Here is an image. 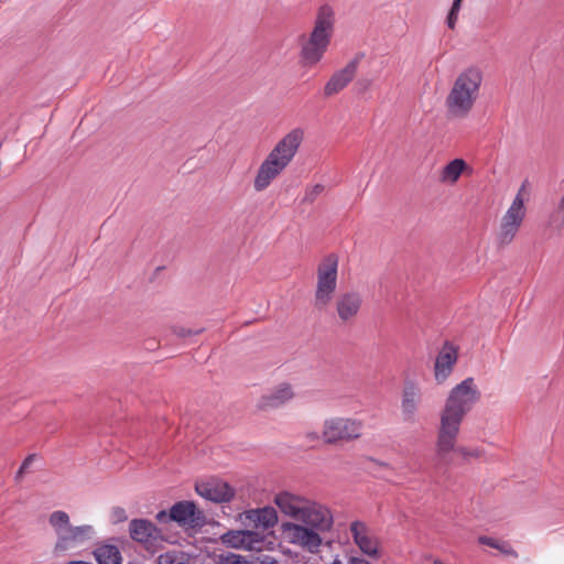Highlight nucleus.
Listing matches in <instances>:
<instances>
[{
  "instance_id": "14",
  "label": "nucleus",
  "mask_w": 564,
  "mask_h": 564,
  "mask_svg": "<svg viewBox=\"0 0 564 564\" xmlns=\"http://www.w3.org/2000/svg\"><path fill=\"white\" fill-rule=\"evenodd\" d=\"M220 541L227 547L252 551L260 550L263 539L253 530H229L220 536Z\"/></svg>"
},
{
  "instance_id": "10",
  "label": "nucleus",
  "mask_w": 564,
  "mask_h": 564,
  "mask_svg": "<svg viewBox=\"0 0 564 564\" xmlns=\"http://www.w3.org/2000/svg\"><path fill=\"white\" fill-rule=\"evenodd\" d=\"M349 530L354 543L358 546L362 554L375 560L380 557L379 540L371 533L370 529L364 521H352L350 523Z\"/></svg>"
},
{
  "instance_id": "18",
  "label": "nucleus",
  "mask_w": 564,
  "mask_h": 564,
  "mask_svg": "<svg viewBox=\"0 0 564 564\" xmlns=\"http://www.w3.org/2000/svg\"><path fill=\"white\" fill-rule=\"evenodd\" d=\"M94 534V529L91 525L85 524L79 527H72L66 530V533L61 535V539H57L54 552L56 554L63 553L70 547H75L86 540H89Z\"/></svg>"
},
{
  "instance_id": "2",
  "label": "nucleus",
  "mask_w": 564,
  "mask_h": 564,
  "mask_svg": "<svg viewBox=\"0 0 564 564\" xmlns=\"http://www.w3.org/2000/svg\"><path fill=\"white\" fill-rule=\"evenodd\" d=\"M304 140V131L301 128L292 129L270 151L260 164L253 187L256 192H262L270 186L292 162Z\"/></svg>"
},
{
  "instance_id": "27",
  "label": "nucleus",
  "mask_w": 564,
  "mask_h": 564,
  "mask_svg": "<svg viewBox=\"0 0 564 564\" xmlns=\"http://www.w3.org/2000/svg\"><path fill=\"white\" fill-rule=\"evenodd\" d=\"M185 553L181 551H167L158 557V564H185Z\"/></svg>"
},
{
  "instance_id": "24",
  "label": "nucleus",
  "mask_w": 564,
  "mask_h": 564,
  "mask_svg": "<svg viewBox=\"0 0 564 564\" xmlns=\"http://www.w3.org/2000/svg\"><path fill=\"white\" fill-rule=\"evenodd\" d=\"M467 164L463 159H454L448 164H446L441 173V180L443 182L455 183L460 174L466 169Z\"/></svg>"
},
{
  "instance_id": "34",
  "label": "nucleus",
  "mask_w": 564,
  "mask_h": 564,
  "mask_svg": "<svg viewBox=\"0 0 564 564\" xmlns=\"http://www.w3.org/2000/svg\"><path fill=\"white\" fill-rule=\"evenodd\" d=\"M225 564H251L243 556L238 554H229L225 557Z\"/></svg>"
},
{
  "instance_id": "4",
  "label": "nucleus",
  "mask_w": 564,
  "mask_h": 564,
  "mask_svg": "<svg viewBox=\"0 0 564 564\" xmlns=\"http://www.w3.org/2000/svg\"><path fill=\"white\" fill-rule=\"evenodd\" d=\"M335 13L330 6L318 9L313 31L302 45L301 57L305 65L317 64L326 52L334 31Z\"/></svg>"
},
{
  "instance_id": "11",
  "label": "nucleus",
  "mask_w": 564,
  "mask_h": 564,
  "mask_svg": "<svg viewBox=\"0 0 564 564\" xmlns=\"http://www.w3.org/2000/svg\"><path fill=\"white\" fill-rule=\"evenodd\" d=\"M364 54L356 55L345 67L336 70L324 86V96L332 97L344 90L355 78Z\"/></svg>"
},
{
  "instance_id": "15",
  "label": "nucleus",
  "mask_w": 564,
  "mask_h": 564,
  "mask_svg": "<svg viewBox=\"0 0 564 564\" xmlns=\"http://www.w3.org/2000/svg\"><path fill=\"white\" fill-rule=\"evenodd\" d=\"M422 401V393L419 386L413 381L404 383L401 395V416L405 423L416 422V413Z\"/></svg>"
},
{
  "instance_id": "33",
  "label": "nucleus",
  "mask_w": 564,
  "mask_h": 564,
  "mask_svg": "<svg viewBox=\"0 0 564 564\" xmlns=\"http://www.w3.org/2000/svg\"><path fill=\"white\" fill-rule=\"evenodd\" d=\"M35 455L34 454H31L29 455L21 464L19 470L17 471V475H15V478H21L23 476L24 473H26L28 468L30 467V465L32 464L33 459H34Z\"/></svg>"
},
{
  "instance_id": "31",
  "label": "nucleus",
  "mask_w": 564,
  "mask_h": 564,
  "mask_svg": "<svg viewBox=\"0 0 564 564\" xmlns=\"http://www.w3.org/2000/svg\"><path fill=\"white\" fill-rule=\"evenodd\" d=\"M323 191H324V185L316 184L310 191L306 192L303 200L306 203H313L316 199V197L323 193Z\"/></svg>"
},
{
  "instance_id": "7",
  "label": "nucleus",
  "mask_w": 564,
  "mask_h": 564,
  "mask_svg": "<svg viewBox=\"0 0 564 564\" xmlns=\"http://www.w3.org/2000/svg\"><path fill=\"white\" fill-rule=\"evenodd\" d=\"M525 185L527 182L522 183L510 207L507 209L506 214L501 218L499 234L497 237L498 243L501 247L512 242L525 218V207L523 198Z\"/></svg>"
},
{
  "instance_id": "21",
  "label": "nucleus",
  "mask_w": 564,
  "mask_h": 564,
  "mask_svg": "<svg viewBox=\"0 0 564 564\" xmlns=\"http://www.w3.org/2000/svg\"><path fill=\"white\" fill-rule=\"evenodd\" d=\"M241 518L245 523H252L257 529H269L278 522L276 511L272 507L247 510L241 514Z\"/></svg>"
},
{
  "instance_id": "37",
  "label": "nucleus",
  "mask_w": 564,
  "mask_h": 564,
  "mask_svg": "<svg viewBox=\"0 0 564 564\" xmlns=\"http://www.w3.org/2000/svg\"><path fill=\"white\" fill-rule=\"evenodd\" d=\"M366 459H368L369 462L373 463L375 465H377L378 467L380 468H386V469H391V466L386 463V462H380L373 457H366Z\"/></svg>"
},
{
  "instance_id": "20",
  "label": "nucleus",
  "mask_w": 564,
  "mask_h": 564,
  "mask_svg": "<svg viewBox=\"0 0 564 564\" xmlns=\"http://www.w3.org/2000/svg\"><path fill=\"white\" fill-rule=\"evenodd\" d=\"M294 398L293 388L290 383L283 382L261 397L258 403L260 410L278 409Z\"/></svg>"
},
{
  "instance_id": "25",
  "label": "nucleus",
  "mask_w": 564,
  "mask_h": 564,
  "mask_svg": "<svg viewBox=\"0 0 564 564\" xmlns=\"http://www.w3.org/2000/svg\"><path fill=\"white\" fill-rule=\"evenodd\" d=\"M48 522L55 530L57 539H61V535L65 534L66 530L70 528L69 516L62 510L52 512Z\"/></svg>"
},
{
  "instance_id": "8",
  "label": "nucleus",
  "mask_w": 564,
  "mask_h": 564,
  "mask_svg": "<svg viewBox=\"0 0 564 564\" xmlns=\"http://www.w3.org/2000/svg\"><path fill=\"white\" fill-rule=\"evenodd\" d=\"M129 534L150 553H155L165 541L162 530L148 519H132L129 522Z\"/></svg>"
},
{
  "instance_id": "26",
  "label": "nucleus",
  "mask_w": 564,
  "mask_h": 564,
  "mask_svg": "<svg viewBox=\"0 0 564 564\" xmlns=\"http://www.w3.org/2000/svg\"><path fill=\"white\" fill-rule=\"evenodd\" d=\"M478 542L482 545H487V546L497 549L502 554H506V555H509L512 557H518V552L508 542H505V541L501 542V541H498V540L487 536V535L479 536Z\"/></svg>"
},
{
  "instance_id": "19",
  "label": "nucleus",
  "mask_w": 564,
  "mask_h": 564,
  "mask_svg": "<svg viewBox=\"0 0 564 564\" xmlns=\"http://www.w3.org/2000/svg\"><path fill=\"white\" fill-rule=\"evenodd\" d=\"M362 305V297L360 293L350 291L340 294L336 300V312L338 318L343 323H349L354 319Z\"/></svg>"
},
{
  "instance_id": "39",
  "label": "nucleus",
  "mask_w": 564,
  "mask_h": 564,
  "mask_svg": "<svg viewBox=\"0 0 564 564\" xmlns=\"http://www.w3.org/2000/svg\"><path fill=\"white\" fill-rule=\"evenodd\" d=\"M322 437V434L319 435L317 432H310L306 434V438L310 441H317Z\"/></svg>"
},
{
  "instance_id": "29",
  "label": "nucleus",
  "mask_w": 564,
  "mask_h": 564,
  "mask_svg": "<svg viewBox=\"0 0 564 564\" xmlns=\"http://www.w3.org/2000/svg\"><path fill=\"white\" fill-rule=\"evenodd\" d=\"M454 445H456V443ZM452 452L459 454L465 460H469L470 458H478L484 453L479 448H468L465 446H454V449Z\"/></svg>"
},
{
  "instance_id": "3",
  "label": "nucleus",
  "mask_w": 564,
  "mask_h": 564,
  "mask_svg": "<svg viewBox=\"0 0 564 564\" xmlns=\"http://www.w3.org/2000/svg\"><path fill=\"white\" fill-rule=\"evenodd\" d=\"M481 82L482 74L475 67L458 75L445 100L449 117L462 119L470 112L478 98Z\"/></svg>"
},
{
  "instance_id": "36",
  "label": "nucleus",
  "mask_w": 564,
  "mask_h": 564,
  "mask_svg": "<svg viewBox=\"0 0 564 564\" xmlns=\"http://www.w3.org/2000/svg\"><path fill=\"white\" fill-rule=\"evenodd\" d=\"M155 519L160 523H169V522L173 521L172 517H171V510L169 512L166 510L159 511L155 516Z\"/></svg>"
},
{
  "instance_id": "13",
  "label": "nucleus",
  "mask_w": 564,
  "mask_h": 564,
  "mask_svg": "<svg viewBox=\"0 0 564 564\" xmlns=\"http://www.w3.org/2000/svg\"><path fill=\"white\" fill-rule=\"evenodd\" d=\"M284 532L293 544H297L310 552H316L322 543V539L312 528L295 523H284Z\"/></svg>"
},
{
  "instance_id": "28",
  "label": "nucleus",
  "mask_w": 564,
  "mask_h": 564,
  "mask_svg": "<svg viewBox=\"0 0 564 564\" xmlns=\"http://www.w3.org/2000/svg\"><path fill=\"white\" fill-rule=\"evenodd\" d=\"M463 0H453L452 7L446 17V24L448 29L454 30L458 20V14L462 9Z\"/></svg>"
},
{
  "instance_id": "6",
  "label": "nucleus",
  "mask_w": 564,
  "mask_h": 564,
  "mask_svg": "<svg viewBox=\"0 0 564 564\" xmlns=\"http://www.w3.org/2000/svg\"><path fill=\"white\" fill-rule=\"evenodd\" d=\"M364 423L351 417L336 416L323 423L322 440L326 445L356 441L362 435Z\"/></svg>"
},
{
  "instance_id": "12",
  "label": "nucleus",
  "mask_w": 564,
  "mask_h": 564,
  "mask_svg": "<svg viewBox=\"0 0 564 564\" xmlns=\"http://www.w3.org/2000/svg\"><path fill=\"white\" fill-rule=\"evenodd\" d=\"M195 490L200 497L216 503L228 502L235 496V489L218 478L196 482Z\"/></svg>"
},
{
  "instance_id": "30",
  "label": "nucleus",
  "mask_w": 564,
  "mask_h": 564,
  "mask_svg": "<svg viewBox=\"0 0 564 564\" xmlns=\"http://www.w3.org/2000/svg\"><path fill=\"white\" fill-rule=\"evenodd\" d=\"M204 332V328L191 329L183 326L175 325L172 327V333L180 338H186L194 335H199Z\"/></svg>"
},
{
  "instance_id": "16",
  "label": "nucleus",
  "mask_w": 564,
  "mask_h": 564,
  "mask_svg": "<svg viewBox=\"0 0 564 564\" xmlns=\"http://www.w3.org/2000/svg\"><path fill=\"white\" fill-rule=\"evenodd\" d=\"M300 520L307 527L322 532L328 531L333 524L330 511L326 507L308 500Z\"/></svg>"
},
{
  "instance_id": "1",
  "label": "nucleus",
  "mask_w": 564,
  "mask_h": 564,
  "mask_svg": "<svg viewBox=\"0 0 564 564\" xmlns=\"http://www.w3.org/2000/svg\"><path fill=\"white\" fill-rule=\"evenodd\" d=\"M481 393L474 378L468 377L456 384L448 393L440 415V426L435 443V455L440 464L449 466L448 454L454 449L460 424L467 413L480 400Z\"/></svg>"
},
{
  "instance_id": "40",
  "label": "nucleus",
  "mask_w": 564,
  "mask_h": 564,
  "mask_svg": "<svg viewBox=\"0 0 564 564\" xmlns=\"http://www.w3.org/2000/svg\"><path fill=\"white\" fill-rule=\"evenodd\" d=\"M66 564H91V563L85 562V561H72V562H68Z\"/></svg>"
},
{
  "instance_id": "9",
  "label": "nucleus",
  "mask_w": 564,
  "mask_h": 564,
  "mask_svg": "<svg viewBox=\"0 0 564 564\" xmlns=\"http://www.w3.org/2000/svg\"><path fill=\"white\" fill-rule=\"evenodd\" d=\"M173 522L185 529H200L206 524V517L193 501H178L171 507Z\"/></svg>"
},
{
  "instance_id": "17",
  "label": "nucleus",
  "mask_w": 564,
  "mask_h": 564,
  "mask_svg": "<svg viewBox=\"0 0 564 564\" xmlns=\"http://www.w3.org/2000/svg\"><path fill=\"white\" fill-rule=\"evenodd\" d=\"M457 359L458 348L451 341L446 340L438 352L434 365V376L438 383L444 382L449 377Z\"/></svg>"
},
{
  "instance_id": "32",
  "label": "nucleus",
  "mask_w": 564,
  "mask_h": 564,
  "mask_svg": "<svg viewBox=\"0 0 564 564\" xmlns=\"http://www.w3.org/2000/svg\"><path fill=\"white\" fill-rule=\"evenodd\" d=\"M372 80L369 78H359L355 85L354 88L357 94H365L371 86Z\"/></svg>"
},
{
  "instance_id": "38",
  "label": "nucleus",
  "mask_w": 564,
  "mask_h": 564,
  "mask_svg": "<svg viewBox=\"0 0 564 564\" xmlns=\"http://www.w3.org/2000/svg\"><path fill=\"white\" fill-rule=\"evenodd\" d=\"M347 564H370V562L359 556H351Z\"/></svg>"
},
{
  "instance_id": "41",
  "label": "nucleus",
  "mask_w": 564,
  "mask_h": 564,
  "mask_svg": "<svg viewBox=\"0 0 564 564\" xmlns=\"http://www.w3.org/2000/svg\"><path fill=\"white\" fill-rule=\"evenodd\" d=\"M332 564H343V563H341V561H339V560H337V558H336V560H334V561L332 562Z\"/></svg>"
},
{
  "instance_id": "22",
  "label": "nucleus",
  "mask_w": 564,
  "mask_h": 564,
  "mask_svg": "<svg viewBox=\"0 0 564 564\" xmlns=\"http://www.w3.org/2000/svg\"><path fill=\"white\" fill-rule=\"evenodd\" d=\"M274 502L281 512L300 520L307 500L284 491L275 496Z\"/></svg>"
},
{
  "instance_id": "5",
  "label": "nucleus",
  "mask_w": 564,
  "mask_h": 564,
  "mask_svg": "<svg viewBox=\"0 0 564 564\" xmlns=\"http://www.w3.org/2000/svg\"><path fill=\"white\" fill-rule=\"evenodd\" d=\"M338 257L335 253L327 254L317 267V284L314 297V306L325 308L332 301L337 288Z\"/></svg>"
},
{
  "instance_id": "23",
  "label": "nucleus",
  "mask_w": 564,
  "mask_h": 564,
  "mask_svg": "<svg viewBox=\"0 0 564 564\" xmlns=\"http://www.w3.org/2000/svg\"><path fill=\"white\" fill-rule=\"evenodd\" d=\"M98 564H121L122 555L118 546L113 544H100L94 550Z\"/></svg>"
},
{
  "instance_id": "35",
  "label": "nucleus",
  "mask_w": 564,
  "mask_h": 564,
  "mask_svg": "<svg viewBox=\"0 0 564 564\" xmlns=\"http://www.w3.org/2000/svg\"><path fill=\"white\" fill-rule=\"evenodd\" d=\"M112 517L115 522H122L127 520V513L126 510L121 507H116L112 510Z\"/></svg>"
}]
</instances>
